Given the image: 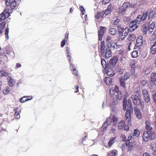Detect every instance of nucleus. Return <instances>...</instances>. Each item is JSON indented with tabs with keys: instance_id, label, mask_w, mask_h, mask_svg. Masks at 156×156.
<instances>
[{
	"instance_id": "nucleus-1",
	"label": "nucleus",
	"mask_w": 156,
	"mask_h": 156,
	"mask_svg": "<svg viewBox=\"0 0 156 156\" xmlns=\"http://www.w3.org/2000/svg\"><path fill=\"white\" fill-rule=\"evenodd\" d=\"M117 47L116 43L113 41L109 42L107 44V46L105 45V42L104 41L101 42V44L100 50L101 53V57H105L106 58H108L112 56V51L109 49L110 48L115 49Z\"/></svg>"
},
{
	"instance_id": "nucleus-2",
	"label": "nucleus",
	"mask_w": 156,
	"mask_h": 156,
	"mask_svg": "<svg viewBox=\"0 0 156 156\" xmlns=\"http://www.w3.org/2000/svg\"><path fill=\"white\" fill-rule=\"evenodd\" d=\"M133 103L136 106L140 107V106H144V103L142 101L141 98L140 94L137 92L131 96Z\"/></svg>"
},
{
	"instance_id": "nucleus-3",
	"label": "nucleus",
	"mask_w": 156,
	"mask_h": 156,
	"mask_svg": "<svg viewBox=\"0 0 156 156\" xmlns=\"http://www.w3.org/2000/svg\"><path fill=\"white\" fill-rule=\"evenodd\" d=\"M142 137L143 141L145 142H148L150 139H154L155 137L154 131H144Z\"/></svg>"
},
{
	"instance_id": "nucleus-4",
	"label": "nucleus",
	"mask_w": 156,
	"mask_h": 156,
	"mask_svg": "<svg viewBox=\"0 0 156 156\" xmlns=\"http://www.w3.org/2000/svg\"><path fill=\"white\" fill-rule=\"evenodd\" d=\"M123 109L124 111H126L127 109H133L131 100L129 99L127 100L124 97L123 99Z\"/></svg>"
},
{
	"instance_id": "nucleus-5",
	"label": "nucleus",
	"mask_w": 156,
	"mask_h": 156,
	"mask_svg": "<svg viewBox=\"0 0 156 156\" xmlns=\"http://www.w3.org/2000/svg\"><path fill=\"white\" fill-rule=\"evenodd\" d=\"M118 58L117 56L113 57L107 64L106 69H113L118 60Z\"/></svg>"
},
{
	"instance_id": "nucleus-6",
	"label": "nucleus",
	"mask_w": 156,
	"mask_h": 156,
	"mask_svg": "<svg viewBox=\"0 0 156 156\" xmlns=\"http://www.w3.org/2000/svg\"><path fill=\"white\" fill-rule=\"evenodd\" d=\"M129 5L130 3L128 2L124 3L119 9V13L122 14H124L125 11L129 8Z\"/></svg>"
},
{
	"instance_id": "nucleus-7",
	"label": "nucleus",
	"mask_w": 156,
	"mask_h": 156,
	"mask_svg": "<svg viewBox=\"0 0 156 156\" xmlns=\"http://www.w3.org/2000/svg\"><path fill=\"white\" fill-rule=\"evenodd\" d=\"M151 81L148 83V86L150 89L156 85V73H151Z\"/></svg>"
},
{
	"instance_id": "nucleus-8",
	"label": "nucleus",
	"mask_w": 156,
	"mask_h": 156,
	"mask_svg": "<svg viewBox=\"0 0 156 156\" xmlns=\"http://www.w3.org/2000/svg\"><path fill=\"white\" fill-rule=\"evenodd\" d=\"M125 116L126 120L128 122V124L130 125L131 124V114L133 112V109H126Z\"/></svg>"
},
{
	"instance_id": "nucleus-9",
	"label": "nucleus",
	"mask_w": 156,
	"mask_h": 156,
	"mask_svg": "<svg viewBox=\"0 0 156 156\" xmlns=\"http://www.w3.org/2000/svg\"><path fill=\"white\" fill-rule=\"evenodd\" d=\"M143 98L146 102L148 103L150 101V96L147 90L146 89H143L142 91Z\"/></svg>"
},
{
	"instance_id": "nucleus-10",
	"label": "nucleus",
	"mask_w": 156,
	"mask_h": 156,
	"mask_svg": "<svg viewBox=\"0 0 156 156\" xmlns=\"http://www.w3.org/2000/svg\"><path fill=\"white\" fill-rule=\"evenodd\" d=\"M112 122V119L110 118H108L102 126V130H105L107 127L111 124Z\"/></svg>"
},
{
	"instance_id": "nucleus-11",
	"label": "nucleus",
	"mask_w": 156,
	"mask_h": 156,
	"mask_svg": "<svg viewBox=\"0 0 156 156\" xmlns=\"http://www.w3.org/2000/svg\"><path fill=\"white\" fill-rule=\"evenodd\" d=\"M106 28L105 27L100 26V29L98 32V40L101 41L102 40V38L103 37L104 31L105 30Z\"/></svg>"
},
{
	"instance_id": "nucleus-12",
	"label": "nucleus",
	"mask_w": 156,
	"mask_h": 156,
	"mask_svg": "<svg viewBox=\"0 0 156 156\" xmlns=\"http://www.w3.org/2000/svg\"><path fill=\"white\" fill-rule=\"evenodd\" d=\"M134 110L136 117L139 119H141L142 118V114L139 109L137 107H135Z\"/></svg>"
},
{
	"instance_id": "nucleus-13",
	"label": "nucleus",
	"mask_w": 156,
	"mask_h": 156,
	"mask_svg": "<svg viewBox=\"0 0 156 156\" xmlns=\"http://www.w3.org/2000/svg\"><path fill=\"white\" fill-rule=\"evenodd\" d=\"M143 37L141 36L138 37L136 40V43L135 47H139L141 46L143 43Z\"/></svg>"
},
{
	"instance_id": "nucleus-14",
	"label": "nucleus",
	"mask_w": 156,
	"mask_h": 156,
	"mask_svg": "<svg viewBox=\"0 0 156 156\" xmlns=\"http://www.w3.org/2000/svg\"><path fill=\"white\" fill-rule=\"evenodd\" d=\"M129 24V30L131 31H133L136 29L138 27V26L136 22H133V21H131Z\"/></svg>"
},
{
	"instance_id": "nucleus-15",
	"label": "nucleus",
	"mask_w": 156,
	"mask_h": 156,
	"mask_svg": "<svg viewBox=\"0 0 156 156\" xmlns=\"http://www.w3.org/2000/svg\"><path fill=\"white\" fill-rule=\"evenodd\" d=\"M138 147L137 143L136 141H134L133 142L130 143V144L128 147V150L130 151L131 150L135 148H136Z\"/></svg>"
},
{
	"instance_id": "nucleus-16",
	"label": "nucleus",
	"mask_w": 156,
	"mask_h": 156,
	"mask_svg": "<svg viewBox=\"0 0 156 156\" xmlns=\"http://www.w3.org/2000/svg\"><path fill=\"white\" fill-rule=\"evenodd\" d=\"M146 128L147 130V131L151 132V131H154V129L151 126V125L148 120H146Z\"/></svg>"
},
{
	"instance_id": "nucleus-17",
	"label": "nucleus",
	"mask_w": 156,
	"mask_h": 156,
	"mask_svg": "<svg viewBox=\"0 0 156 156\" xmlns=\"http://www.w3.org/2000/svg\"><path fill=\"white\" fill-rule=\"evenodd\" d=\"M5 2L7 5H8V4L9 5H10V7L12 9H14L17 5L16 2L15 0L12 1L10 2H8V1H5Z\"/></svg>"
},
{
	"instance_id": "nucleus-18",
	"label": "nucleus",
	"mask_w": 156,
	"mask_h": 156,
	"mask_svg": "<svg viewBox=\"0 0 156 156\" xmlns=\"http://www.w3.org/2000/svg\"><path fill=\"white\" fill-rule=\"evenodd\" d=\"M9 13L3 12L0 15V21L4 20L8 17Z\"/></svg>"
},
{
	"instance_id": "nucleus-19",
	"label": "nucleus",
	"mask_w": 156,
	"mask_h": 156,
	"mask_svg": "<svg viewBox=\"0 0 156 156\" xmlns=\"http://www.w3.org/2000/svg\"><path fill=\"white\" fill-rule=\"evenodd\" d=\"M123 31L124 32H122V34L120 36L121 39L122 40H123L128 35V29L126 28L123 30Z\"/></svg>"
},
{
	"instance_id": "nucleus-20",
	"label": "nucleus",
	"mask_w": 156,
	"mask_h": 156,
	"mask_svg": "<svg viewBox=\"0 0 156 156\" xmlns=\"http://www.w3.org/2000/svg\"><path fill=\"white\" fill-rule=\"evenodd\" d=\"M105 70H107L106 73L108 76L112 77L115 74V73L113 71V69H105Z\"/></svg>"
},
{
	"instance_id": "nucleus-21",
	"label": "nucleus",
	"mask_w": 156,
	"mask_h": 156,
	"mask_svg": "<svg viewBox=\"0 0 156 156\" xmlns=\"http://www.w3.org/2000/svg\"><path fill=\"white\" fill-rule=\"evenodd\" d=\"M150 52L153 55L156 53V41L150 48Z\"/></svg>"
},
{
	"instance_id": "nucleus-22",
	"label": "nucleus",
	"mask_w": 156,
	"mask_h": 156,
	"mask_svg": "<svg viewBox=\"0 0 156 156\" xmlns=\"http://www.w3.org/2000/svg\"><path fill=\"white\" fill-rule=\"evenodd\" d=\"M155 26V23L154 22H153L150 25H148V27L149 29V32L150 34L153 31L154 29Z\"/></svg>"
},
{
	"instance_id": "nucleus-23",
	"label": "nucleus",
	"mask_w": 156,
	"mask_h": 156,
	"mask_svg": "<svg viewBox=\"0 0 156 156\" xmlns=\"http://www.w3.org/2000/svg\"><path fill=\"white\" fill-rule=\"evenodd\" d=\"M117 154V151L115 149H114L112 151H109L108 153L107 156H116Z\"/></svg>"
},
{
	"instance_id": "nucleus-24",
	"label": "nucleus",
	"mask_w": 156,
	"mask_h": 156,
	"mask_svg": "<svg viewBox=\"0 0 156 156\" xmlns=\"http://www.w3.org/2000/svg\"><path fill=\"white\" fill-rule=\"evenodd\" d=\"M136 37L135 34H129L127 37L128 40L130 41H134Z\"/></svg>"
},
{
	"instance_id": "nucleus-25",
	"label": "nucleus",
	"mask_w": 156,
	"mask_h": 156,
	"mask_svg": "<svg viewBox=\"0 0 156 156\" xmlns=\"http://www.w3.org/2000/svg\"><path fill=\"white\" fill-rule=\"evenodd\" d=\"M142 31L144 34H146L147 33L149 34H151L149 32V29L148 27V25L145 24L143 27Z\"/></svg>"
},
{
	"instance_id": "nucleus-26",
	"label": "nucleus",
	"mask_w": 156,
	"mask_h": 156,
	"mask_svg": "<svg viewBox=\"0 0 156 156\" xmlns=\"http://www.w3.org/2000/svg\"><path fill=\"white\" fill-rule=\"evenodd\" d=\"M100 56L101 58V65H102L103 67L104 68V69H106V66H107V64L106 63V61L105 59L102 58H104V57H101V54H100Z\"/></svg>"
},
{
	"instance_id": "nucleus-27",
	"label": "nucleus",
	"mask_w": 156,
	"mask_h": 156,
	"mask_svg": "<svg viewBox=\"0 0 156 156\" xmlns=\"http://www.w3.org/2000/svg\"><path fill=\"white\" fill-rule=\"evenodd\" d=\"M104 82L107 85H110L112 83L111 78L109 77H106L104 79Z\"/></svg>"
},
{
	"instance_id": "nucleus-28",
	"label": "nucleus",
	"mask_w": 156,
	"mask_h": 156,
	"mask_svg": "<svg viewBox=\"0 0 156 156\" xmlns=\"http://www.w3.org/2000/svg\"><path fill=\"white\" fill-rule=\"evenodd\" d=\"M142 18L141 17V15H138L137 17L136 20H133V22H136L137 23H139L141 22H143L142 20Z\"/></svg>"
},
{
	"instance_id": "nucleus-29",
	"label": "nucleus",
	"mask_w": 156,
	"mask_h": 156,
	"mask_svg": "<svg viewBox=\"0 0 156 156\" xmlns=\"http://www.w3.org/2000/svg\"><path fill=\"white\" fill-rule=\"evenodd\" d=\"M66 51L67 53V58L69 62H70L71 60V55L70 54V49L68 47H66Z\"/></svg>"
},
{
	"instance_id": "nucleus-30",
	"label": "nucleus",
	"mask_w": 156,
	"mask_h": 156,
	"mask_svg": "<svg viewBox=\"0 0 156 156\" xmlns=\"http://www.w3.org/2000/svg\"><path fill=\"white\" fill-rule=\"evenodd\" d=\"M148 15V11H146L143 13L142 15H141L142 20L144 21L147 18Z\"/></svg>"
},
{
	"instance_id": "nucleus-31",
	"label": "nucleus",
	"mask_w": 156,
	"mask_h": 156,
	"mask_svg": "<svg viewBox=\"0 0 156 156\" xmlns=\"http://www.w3.org/2000/svg\"><path fill=\"white\" fill-rule=\"evenodd\" d=\"M120 84L121 87L124 88L126 87L125 80L123 79V77H120L119 79Z\"/></svg>"
},
{
	"instance_id": "nucleus-32",
	"label": "nucleus",
	"mask_w": 156,
	"mask_h": 156,
	"mask_svg": "<svg viewBox=\"0 0 156 156\" xmlns=\"http://www.w3.org/2000/svg\"><path fill=\"white\" fill-rule=\"evenodd\" d=\"M7 80H9L8 84L9 86L11 87H12L15 84L13 80L12 79V78L10 76H9L7 78Z\"/></svg>"
},
{
	"instance_id": "nucleus-33",
	"label": "nucleus",
	"mask_w": 156,
	"mask_h": 156,
	"mask_svg": "<svg viewBox=\"0 0 156 156\" xmlns=\"http://www.w3.org/2000/svg\"><path fill=\"white\" fill-rule=\"evenodd\" d=\"M115 137H112L108 143V145L109 147H111L112 145L115 143Z\"/></svg>"
},
{
	"instance_id": "nucleus-34",
	"label": "nucleus",
	"mask_w": 156,
	"mask_h": 156,
	"mask_svg": "<svg viewBox=\"0 0 156 156\" xmlns=\"http://www.w3.org/2000/svg\"><path fill=\"white\" fill-rule=\"evenodd\" d=\"M117 31L114 28H111L109 29V33L112 35H115L117 33Z\"/></svg>"
},
{
	"instance_id": "nucleus-35",
	"label": "nucleus",
	"mask_w": 156,
	"mask_h": 156,
	"mask_svg": "<svg viewBox=\"0 0 156 156\" xmlns=\"http://www.w3.org/2000/svg\"><path fill=\"white\" fill-rule=\"evenodd\" d=\"M0 74L2 77L7 76L9 74V73L3 70H1L0 71Z\"/></svg>"
},
{
	"instance_id": "nucleus-36",
	"label": "nucleus",
	"mask_w": 156,
	"mask_h": 156,
	"mask_svg": "<svg viewBox=\"0 0 156 156\" xmlns=\"http://www.w3.org/2000/svg\"><path fill=\"white\" fill-rule=\"evenodd\" d=\"M132 135H133L134 136L138 137L140 135V132L138 129H135L134 130V133L132 134Z\"/></svg>"
},
{
	"instance_id": "nucleus-37",
	"label": "nucleus",
	"mask_w": 156,
	"mask_h": 156,
	"mask_svg": "<svg viewBox=\"0 0 156 156\" xmlns=\"http://www.w3.org/2000/svg\"><path fill=\"white\" fill-rule=\"evenodd\" d=\"M27 97L25 96L23 97L22 98H21L20 99V101L21 103H23L25 102L26 101H28L31 100L32 99V98H31L30 99H26Z\"/></svg>"
},
{
	"instance_id": "nucleus-38",
	"label": "nucleus",
	"mask_w": 156,
	"mask_h": 156,
	"mask_svg": "<svg viewBox=\"0 0 156 156\" xmlns=\"http://www.w3.org/2000/svg\"><path fill=\"white\" fill-rule=\"evenodd\" d=\"M124 125V122L123 121H121L118 125V128L119 129H121Z\"/></svg>"
},
{
	"instance_id": "nucleus-39",
	"label": "nucleus",
	"mask_w": 156,
	"mask_h": 156,
	"mask_svg": "<svg viewBox=\"0 0 156 156\" xmlns=\"http://www.w3.org/2000/svg\"><path fill=\"white\" fill-rule=\"evenodd\" d=\"M154 13L153 11H150L148 12V18L150 19L151 18H152L154 16Z\"/></svg>"
},
{
	"instance_id": "nucleus-40",
	"label": "nucleus",
	"mask_w": 156,
	"mask_h": 156,
	"mask_svg": "<svg viewBox=\"0 0 156 156\" xmlns=\"http://www.w3.org/2000/svg\"><path fill=\"white\" fill-rule=\"evenodd\" d=\"M132 56L133 58H136L138 56V51L137 50L133 51L132 53Z\"/></svg>"
},
{
	"instance_id": "nucleus-41",
	"label": "nucleus",
	"mask_w": 156,
	"mask_h": 156,
	"mask_svg": "<svg viewBox=\"0 0 156 156\" xmlns=\"http://www.w3.org/2000/svg\"><path fill=\"white\" fill-rule=\"evenodd\" d=\"M116 70L119 74H122L123 73V70L119 66L116 67Z\"/></svg>"
},
{
	"instance_id": "nucleus-42",
	"label": "nucleus",
	"mask_w": 156,
	"mask_h": 156,
	"mask_svg": "<svg viewBox=\"0 0 156 156\" xmlns=\"http://www.w3.org/2000/svg\"><path fill=\"white\" fill-rule=\"evenodd\" d=\"M151 69L150 68H148L147 69L145 70V74L144 75V76L145 77V75H148L151 72Z\"/></svg>"
},
{
	"instance_id": "nucleus-43",
	"label": "nucleus",
	"mask_w": 156,
	"mask_h": 156,
	"mask_svg": "<svg viewBox=\"0 0 156 156\" xmlns=\"http://www.w3.org/2000/svg\"><path fill=\"white\" fill-rule=\"evenodd\" d=\"M112 121H113V125H114V126H116L117 123V121H118L117 118L115 116H113V118H112Z\"/></svg>"
},
{
	"instance_id": "nucleus-44",
	"label": "nucleus",
	"mask_w": 156,
	"mask_h": 156,
	"mask_svg": "<svg viewBox=\"0 0 156 156\" xmlns=\"http://www.w3.org/2000/svg\"><path fill=\"white\" fill-rule=\"evenodd\" d=\"M15 111L14 116L17 119H19L20 117V115L19 112L16 111V109H14Z\"/></svg>"
},
{
	"instance_id": "nucleus-45",
	"label": "nucleus",
	"mask_w": 156,
	"mask_h": 156,
	"mask_svg": "<svg viewBox=\"0 0 156 156\" xmlns=\"http://www.w3.org/2000/svg\"><path fill=\"white\" fill-rule=\"evenodd\" d=\"M130 77V75L127 73L125 74L124 75V76L123 78V79L125 81L127 80Z\"/></svg>"
},
{
	"instance_id": "nucleus-46",
	"label": "nucleus",
	"mask_w": 156,
	"mask_h": 156,
	"mask_svg": "<svg viewBox=\"0 0 156 156\" xmlns=\"http://www.w3.org/2000/svg\"><path fill=\"white\" fill-rule=\"evenodd\" d=\"M152 96L153 97V99L154 101V102L156 105V92H153V94H152Z\"/></svg>"
},
{
	"instance_id": "nucleus-47",
	"label": "nucleus",
	"mask_w": 156,
	"mask_h": 156,
	"mask_svg": "<svg viewBox=\"0 0 156 156\" xmlns=\"http://www.w3.org/2000/svg\"><path fill=\"white\" fill-rule=\"evenodd\" d=\"M9 29L8 28H7L5 30V36L6 38L7 39H8L9 38V35H8V33H9Z\"/></svg>"
},
{
	"instance_id": "nucleus-48",
	"label": "nucleus",
	"mask_w": 156,
	"mask_h": 156,
	"mask_svg": "<svg viewBox=\"0 0 156 156\" xmlns=\"http://www.w3.org/2000/svg\"><path fill=\"white\" fill-rule=\"evenodd\" d=\"M117 93V96L119 100H121L122 98V96L121 94V92H118Z\"/></svg>"
},
{
	"instance_id": "nucleus-49",
	"label": "nucleus",
	"mask_w": 156,
	"mask_h": 156,
	"mask_svg": "<svg viewBox=\"0 0 156 156\" xmlns=\"http://www.w3.org/2000/svg\"><path fill=\"white\" fill-rule=\"evenodd\" d=\"M120 20L119 19H118V18L117 19L114 21L113 20V23H112L113 24H114V25H117L119 23Z\"/></svg>"
},
{
	"instance_id": "nucleus-50",
	"label": "nucleus",
	"mask_w": 156,
	"mask_h": 156,
	"mask_svg": "<svg viewBox=\"0 0 156 156\" xmlns=\"http://www.w3.org/2000/svg\"><path fill=\"white\" fill-rule=\"evenodd\" d=\"M6 23L4 22H2L0 24V27L2 28V31H3V29L5 27Z\"/></svg>"
},
{
	"instance_id": "nucleus-51",
	"label": "nucleus",
	"mask_w": 156,
	"mask_h": 156,
	"mask_svg": "<svg viewBox=\"0 0 156 156\" xmlns=\"http://www.w3.org/2000/svg\"><path fill=\"white\" fill-rule=\"evenodd\" d=\"M66 41L65 39H64L62 41L61 45V46L62 47H63L66 44Z\"/></svg>"
},
{
	"instance_id": "nucleus-52",
	"label": "nucleus",
	"mask_w": 156,
	"mask_h": 156,
	"mask_svg": "<svg viewBox=\"0 0 156 156\" xmlns=\"http://www.w3.org/2000/svg\"><path fill=\"white\" fill-rule=\"evenodd\" d=\"M73 74L76 76H78V72L76 71V69H73Z\"/></svg>"
},
{
	"instance_id": "nucleus-53",
	"label": "nucleus",
	"mask_w": 156,
	"mask_h": 156,
	"mask_svg": "<svg viewBox=\"0 0 156 156\" xmlns=\"http://www.w3.org/2000/svg\"><path fill=\"white\" fill-rule=\"evenodd\" d=\"M113 7L112 6V5H109L108 6V7L107 9H108L110 10V11L112 12V11L113 10Z\"/></svg>"
},
{
	"instance_id": "nucleus-54",
	"label": "nucleus",
	"mask_w": 156,
	"mask_h": 156,
	"mask_svg": "<svg viewBox=\"0 0 156 156\" xmlns=\"http://www.w3.org/2000/svg\"><path fill=\"white\" fill-rule=\"evenodd\" d=\"M124 28H123V29H121V30H118V33L119 35V36H120V35L122 34V32H124Z\"/></svg>"
},
{
	"instance_id": "nucleus-55",
	"label": "nucleus",
	"mask_w": 156,
	"mask_h": 156,
	"mask_svg": "<svg viewBox=\"0 0 156 156\" xmlns=\"http://www.w3.org/2000/svg\"><path fill=\"white\" fill-rule=\"evenodd\" d=\"M101 16V13L100 12H98L97 14L95 16V17L97 19L100 18Z\"/></svg>"
},
{
	"instance_id": "nucleus-56",
	"label": "nucleus",
	"mask_w": 156,
	"mask_h": 156,
	"mask_svg": "<svg viewBox=\"0 0 156 156\" xmlns=\"http://www.w3.org/2000/svg\"><path fill=\"white\" fill-rule=\"evenodd\" d=\"M111 12V11H110V10L107 9L105 11V15H107L110 14Z\"/></svg>"
},
{
	"instance_id": "nucleus-57",
	"label": "nucleus",
	"mask_w": 156,
	"mask_h": 156,
	"mask_svg": "<svg viewBox=\"0 0 156 156\" xmlns=\"http://www.w3.org/2000/svg\"><path fill=\"white\" fill-rule=\"evenodd\" d=\"M119 87L117 86H115V90L116 92L118 93V92H120L119 90Z\"/></svg>"
},
{
	"instance_id": "nucleus-58",
	"label": "nucleus",
	"mask_w": 156,
	"mask_h": 156,
	"mask_svg": "<svg viewBox=\"0 0 156 156\" xmlns=\"http://www.w3.org/2000/svg\"><path fill=\"white\" fill-rule=\"evenodd\" d=\"M110 1V0H103L102 3L103 4H106L108 3Z\"/></svg>"
},
{
	"instance_id": "nucleus-59",
	"label": "nucleus",
	"mask_w": 156,
	"mask_h": 156,
	"mask_svg": "<svg viewBox=\"0 0 156 156\" xmlns=\"http://www.w3.org/2000/svg\"><path fill=\"white\" fill-rule=\"evenodd\" d=\"M134 136L133 135H132V134H130L128 138V140H130L132 138H133Z\"/></svg>"
},
{
	"instance_id": "nucleus-60",
	"label": "nucleus",
	"mask_w": 156,
	"mask_h": 156,
	"mask_svg": "<svg viewBox=\"0 0 156 156\" xmlns=\"http://www.w3.org/2000/svg\"><path fill=\"white\" fill-rule=\"evenodd\" d=\"M147 83L146 81L145 80H143L141 82V84L142 86L145 85Z\"/></svg>"
},
{
	"instance_id": "nucleus-61",
	"label": "nucleus",
	"mask_w": 156,
	"mask_h": 156,
	"mask_svg": "<svg viewBox=\"0 0 156 156\" xmlns=\"http://www.w3.org/2000/svg\"><path fill=\"white\" fill-rule=\"evenodd\" d=\"M130 141L129 140H126V141L125 144L127 146L129 147L130 144Z\"/></svg>"
},
{
	"instance_id": "nucleus-62",
	"label": "nucleus",
	"mask_w": 156,
	"mask_h": 156,
	"mask_svg": "<svg viewBox=\"0 0 156 156\" xmlns=\"http://www.w3.org/2000/svg\"><path fill=\"white\" fill-rule=\"evenodd\" d=\"M124 129L126 131H128L129 130V127L128 125H125L124 127Z\"/></svg>"
},
{
	"instance_id": "nucleus-63",
	"label": "nucleus",
	"mask_w": 156,
	"mask_h": 156,
	"mask_svg": "<svg viewBox=\"0 0 156 156\" xmlns=\"http://www.w3.org/2000/svg\"><path fill=\"white\" fill-rule=\"evenodd\" d=\"M111 37L110 36H107L106 41L107 42H108L110 40H111Z\"/></svg>"
},
{
	"instance_id": "nucleus-64",
	"label": "nucleus",
	"mask_w": 156,
	"mask_h": 156,
	"mask_svg": "<svg viewBox=\"0 0 156 156\" xmlns=\"http://www.w3.org/2000/svg\"><path fill=\"white\" fill-rule=\"evenodd\" d=\"M143 156H150V155L149 153L145 152L143 154Z\"/></svg>"
}]
</instances>
